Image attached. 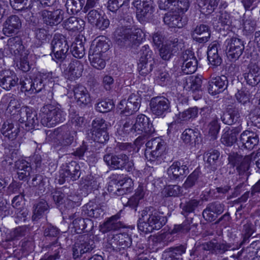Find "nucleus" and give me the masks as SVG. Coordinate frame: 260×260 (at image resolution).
<instances>
[{"instance_id":"nucleus-1","label":"nucleus","mask_w":260,"mask_h":260,"mask_svg":"<svg viewBox=\"0 0 260 260\" xmlns=\"http://www.w3.org/2000/svg\"><path fill=\"white\" fill-rule=\"evenodd\" d=\"M166 218L157 212L143 210L138 223V228L144 233L160 229L166 223Z\"/></svg>"},{"instance_id":"nucleus-2","label":"nucleus","mask_w":260,"mask_h":260,"mask_svg":"<svg viewBox=\"0 0 260 260\" xmlns=\"http://www.w3.org/2000/svg\"><path fill=\"white\" fill-rule=\"evenodd\" d=\"M66 115V113L57 106L46 105L41 110V122L46 126H52L57 123L63 122Z\"/></svg>"},{"instance_id":"nucleus-3","label":"nucleus","mask_w":260,"mask_h":260,"mask_svg":"<svg viewBox=\"0 0 260 260\" xmlns=\"http://www.w3.org/2000/svg\"><path fill=\"white\" fill-rule=\"evenodd\" d=\"M147 149L145 152L146 158L150 161L159 160L166 152L165 142L159 138H155L146 143Z\"/></svg>"},{"instance_id":"nucleus-4","label":"nucleus","mask_w":260,"mask_h":260,"mask_svg":"<svg viewBox=\"0 0 260 260\" xmlns=\"http://www.w3.org/2000/svg\"><path fill=\"white\" fill-rule=\"evenodd\" d=\"M51 46L53 52V59L56 62L61 61L66 57L69 50L66 38L61 35L56 34L52 41Z\"/></svg>"},{"instance_id":"nucleus-5","label":"nucleus","mask_w":260,"mask_h":260,"mask_svg":"<svg viewBox=\"0 0 260 260\" xmlns=\"http://www.w3.org/2000/svg\"><path fill=\"white\" fill-rule=\"evenodd\" d=\"M104 160L108 166L114 169H124L129 172L134 167L132 160H129L128 157L125 154L117 156L107 155L105 156Z\"/></svg>"},{"instance_id":"nucleus-6","label":"nucleus","mask_w":260,"mask_h":260,"mask_svg":"<svg viewBox=\"0 0 260 260\" xmlns=\"http://www.w3.org/2000/svg\"><path fill=\"white\" fill-rule=\"evenodd\" d=\"M151 112L158 117H162L170 111L169 101L164 96L153 98L150 102Z\"/></svg>"},{"instance_id":"nucleus-7","label":"nucleus","mask_w":260,"mask_h":260,"mask_svg":"<svg viewBox=\"0 0 260 260\" xmlns=\"http://www.w3.org/2000/svg\"><path fill=\"white\" fill-rule=\"evenodd\" d=\"M141 99L138 95L132 94L127 100H122L118 105V109L120 113L126 115H131L136 112L140 108Z\"/></svg>"},{"instance_id":"nucleus-8","label":"nucleus","mask_w":260,"mask_h":260,"mask_svg":"<svg viewBox=\"0 0 260 260\" xmlns=\"http://www.w3.org/2000/svg\"><path fill=\"white\" fill-rule=\"evenodd\" d=\"M92 135L94 141L104 143L109 139V136L106 132L107 124L105 121L100 118L94 119L92 123Z\"/></svg>"},{"instance_id":"nucleus-9","label":"nucleus","mask_w":260,"mask_h":260,"mask_svg":"<svg viewBox=\"0 0 260 260\" xmlns=\"http://www.w3.org/2000/svg\"><path fill=\"white\" fill-rule=\"evenodd\" d=\"M8 45L10 47L11 50L13 51L15 54L20 53V55L22 56V58H20L19 64H17L19 68L24 72L28 71L29 66L26 60L27 53L24 52L23 56L22 52H20L23 50L24 47L21 44L19 39L18 38L9 39L8 41Z\"/></svg>"},{"instance_id":"nucleus-10","label":"nucleus","mask_w":260,"mask_h":260,"mask_svg":"<svg viewBox=\"0 0 260 260\" xmlns=\"http://www.w3.org/2000/svg\"><path fill=\"white\" fill-rule=\"evenodd\" d=\"M80 166L75 161L67 165L60 172V178L58 182L60 184L66 181L69 182L78 179L80 176Z\"/></svg>"},{"instance_id":"nucleus-11","label":"nucleus","mask_w":260,"mask_h":260,"mask_svg":"<svg viewBox=\"0 0 260 260\" xmlns=\"http://www.w3.org/2000/svg\"><path fill=\"white\" fill-rule=\"evenodd\" d=\"M143 32L139 28H126L123 30L121 37L124 45L132 46L139 44L142 40Z\"/></svg>"},{"instance_id":"nucleus-12","label":"nucleus","mask_w":260,"mask_h":260,"mask_svg":"<svg viewBox=\"0 0 260 260\" xmlns=\"http://www.w3.org/2000/svg\"><path fill=\"white\" fill-rule=\"evenodd\" d=\"M226 54L229 58L236 60L242 54L244 49V45L241 40L232 38L226 41Z\"/></svg>"},{"instance_id":"nucleus-13","label":"nucleus","mask_w":260,"mask_h":260,"mask_svg":"<svg viewBox=\"0 0 260 260\" xmlns=\"http://www.w3.org/2000/svg\"><path fill=\"white\" fill-rule=\"evenodd\" d=\"M133 4L136 8L139 19L143 20L151 16L153 11L151 0H135Z\"/></svg>"},{"instance_id":"nucleus-14","label":"nucleus","mask_w":260,"mask_h":260,"mask_svg":"<svg viewBox=\"0 0 260 260\" xmlns=\"http://www.w3.org/2000/svg\"><path fill=\"white\" fill-rule=\"evenodd\" d=\"M132 131L137 132L138 134L144 133L146 135H151L155 131L152 124L149 122L148 118L144 115H140L137 117Z\"/></svg>"},{"instance_id":"nucleus-15","label":"nucleus","mask_w":260,"mask_h":260,"mask_svg":"<svg viewBox=\"0 0 260 260\" xmlns=\"http://www.w3.org/2000/svg\"><path fill=\"white\" fill-rule=\"evenodd\" d=\"M183 64L182 70L186 74L193 73L197 69L198 62L193 53L189 50H186L183 54Z\"/></svg>"},{"instance_id":"nucleus-16","label":"nucleus","mask_w":260,"mask_h":260,"mask_svg":"<svg viewBox=\"0 0 260 260\" xmlns=\"http://www.w3.org/2000/svg\"><path fill=\"white\" fill-rule=\"evenodd\" d=\"M152 52L149 50H146L145 53L141 56L138 63V70L140 75L145 76L149 74L152 69Z\"/></svg>"},{"instance_id":"nucleus-17","label":"nucleus","mask_w":260,"mask_h":260,"mask_svg":"<svg viewBox=\"0 0 260 260\" xmlns=\"http://www.w3.org/2000/svg\"><path fill=\"white\" fill-rule=\"evenodd\" d=\"M115 177L116 180L110 183L115 185L117 191L121 192L120 193L122 194L131 191L133 188L134 183L131 178L122 175H117Z\"/></svg>"},{"instance_id":"nucleus-18","label":"nucleus","mask_w":260,"mask_h":260,"mask_svg":"<svg viewBox=\"0 0 260 260\" xmlns=\"http://www.w3.org/2000/svg\"><path fill=\"white\" fill-rule=\"evenodd\" d=\"M63 12L61 10L57 9L53 11L46 10H43L41 15L43 21L48 24L57 25L63 19Z\"/></svg>"},{"instance_id":"nucleus-19","label":"nucleus","mask_w":260,"mask_h":260,"mask_svg":"<svg viewBox=\"0 0 260 260\" xmlns=\"http://www.w3.org/2000/svg\"><path fill=\"white\" fill-rule=\"evenodd\" d=\"M226 78L224 76L212 78L209 82V93L212 95H216L222 92L226 88Z\"/></svg>"},{"instance_id":"nucleus-20","label":"nucleus","mask_w":260,"mask_h":260,"mask_svg":"<svg viewBox=\"0 0 260 260\" xmlns=\"http://www.w3.org/2000/svg\"><path fill=\"white\" fill-rule=\"evenodd\" d=\"M21 27V22L16 15L9 17L4 24L3 31L6 35L16 32Z\"/></svg>"},{"instance_id":"nucleus-21","label":"nucleus","mask_w":260,"mask_h":260,"mask_svg":"<svg viewBox=\"0 0 260 260\" xmlns=\"http://www.w3.org/2000/svg\"><path fill=\"white\" fill-rule=\"evenodd\" d=\"M164 21L170 27L181 28L185 24L184 22L182 21L180 15L171 9L165 14Z\"/></svg>"},{"instance_id":"nucleus-22","label":"nucleus","mask_w":260,"mask_h":260,"mask_svg":"<svg viewBox=\"0 0 260 260\" xmlns=\"http://www.w3.org/2000/svg\"><path fill=\"white\" fill-rule=\"evenodd\" d=\"M83 66L77 60H73L64 71V74L71 79L79 77L82 73Z\"/></svg>"},{"instance_id":"nucleus-23","label":"nucleus","mask_w":260,"mask_h":260,"mask_svg":"<svg viewBox=\"0 0 260 260\" xmlns=\"http://www.w3.org/2000/svg\"><path fill=\"white\" fill-rule=\"evenodd\" d=\"M240 140L245 147L249 149L253 148L259 141L257 135L249 131H245L242 133Z\"/></svg>"},{"instance_id":"nucleus-24","label":"nucleus","mask_w":260,"mask_h":260,"mask_svg":"<svg viewBox=\"0 0 260 260\" xmlns=\"http://www.w3.org/2000/svg\"><path fill=\"white\" fill-rule=\"evenodd\" d=\"M108 40L104 36H101L94 40L92 43L89 52L103 53L109 49Z\"/></svg>"},{"instance_id":"nucleus-25","label":"nucleus","mask_w":260,"mask_h":260,"mask_svg":"<svg viewBox=\"0 0 260 260\" xmlns=\"http://www.w3.org/2000/svg\"><path fill=\"white\" fill-rule=\"evenodd\" d=\"M111 244H114L119 249H124L130 246L131 239L127 234L114 233L111 239Z\"/></svg>"},{"instance_id":"nucleus-26","label":"nucleus","mask_w":260,"mask_h":260,"mask_svg":"<svg viewBox=\"0 0 260 260\" xmlns=\"http://www.w3.org/2000/svg\"><path fill=\"white\" fill-rule=\"evenodd\" d=\"M186 166L181 165L179 162L176 161L168 168L167 173L171 179L175 180L186 174Z\"/></svg>"},{"instance_id":"nucleus-27","label":"nucleus","mask_w":260,"mask_h":260,"mask_svg":"<svg viewBox=\"0 0 260 260\" xmlns=\"http://www.w3.org/2000/svg\"><path fill=\"white\" fill-rule=\"evenodd\" d=\"M3 135L10 140H14L19 133V127L18 125H14L8 121L4 122L1 128Z\"/></svg>"},{"instance_id":"nucleus-28","label":"nucleus","mask_w":260,"mask_h":260,"mask_svg":"<svg viewBox=\"0 0 260 260\" xmlns=\"http://www.w3.org/2000/svg\"><path fill=\"white\" fill-rule=\"evenodd\" d=\"M192 35L193 39L199 43L207 42L210 36L209 28L206 25H200L197 26Z\"/></svg>"},{"instance_id":"nucleus-29","label":"nucleus","mask_w":260,"mask_h":260,"mask_svg":"<svg viewBox=\"0 0 260 260\" xmlns=\"http://www.w3.org/2000/svg\"><path fill=\"white\" fill-rule=\"evenodd\" d=\"M74 95L77 102L80 105H87L91 101L87 89L83 86L76 87L74 90Z\"/></svg>"},{"instance_id":"nucleus-30","label":"nucleus","mask_w":260,"mask_h":260,"mask_svg":"<svg viewBox=\"0 0 260 260\" xmlns=\"http://www.w3.org/2000/svg\"><path fill=\"white\" fill-rule=\"evenodd\" d=\"M198 111L197 108H191L176 114L174 120L176 122L180 123L184 121L195 118L198 115Z\"/></svg>"},{"instance_id":"nucleus-31","label":"nucleus","mask_w":260,"mask_h":260,"mask_svg":"<svg viewBox=\"0 0 260 260\" xmlns=\"http://www.w3.org/2000/svg\"><path fill=\"white\" fill-rule=\"evenodd\" d=\"M208 59L210 63L214 66L220 64L221 59L218 54L217 44L216 42L211 43L208 48Z\"/></svg>"},{"instance_id":"nucleus-32","label":"nucleus","mask_w":260,"mask_h":260,"mask_svg":"<svg viewBox=\"0 0 260 260\" xmlns=\"http://www.w3.org/2000/svg\"><path fill=\"white\" fill-rule=\"evenodd\" d=\"M18 82L16 75L10 71H7L5 76L0 81V85L3 88L9 90L14 86Z\"/></svg>"},{"instance_id":"nucleus-33","label":"nucleus","mask_w":260,"mask_h":260,"mask_svg":"<svg viewBox=\"0 0 260 260\" xmlns=\"http://www.w3.org/2000/svg\"><path fill=\"white\" fill-rule=\"evenodd\" d=\"M15 168L17 170L18 178L20 180H23L29 176L31 167L27 161L23 160L17 161L15 162Z\"/></svg>"},{"instance_id":"nucleus-34","label":"nucleus","mask_w":260,"mask_h":260,"mask_svg":"<svg viewBox=\"0 0 260 260\" xmlns=\"http://www.w3.org/2000/svg\"><path fill=\"white\" fill-rule=\"evenodd\" d=\"M64 27L70 30H81L84 27L83 20L71 17L64 22Z\"/></svg>"},{"instance_id":"nucleus-35","label":"nucleus","mask_w":260,"mask_h":260,"mask_svg":"<svg viewBox=\"0 0 260 260\" xmlns=\"http://www.w3.org/2000/svg\"><path fill=\"white\" fill-rule=\"evenodd\" d=\"M247 83L251 85L254 86L260 82V71L257 67H253L246 73L244 76Z\"/></svg>"},{"instance_id":"nucleus-36","label":"nucleus","mask_w":260,"mask_h":260,"mask_svg":"<svg viewBox=\"0 0 260 260\" xmlns=\"http://www.w3.org/2000/svg\"><path fill=\"white\" fill-rule=\"evenodd\" d=\"M176 45L171 42L163 43L161 47L158 48L160 56L164 60L169 59L172 54V52L175 50Z\"/></svg>"},{"instance_id":"nucleus-37","label":"nucleus","mask_w":260,"mask_h":260,"mask_svg":"<svg viewBox=\"0 0 260 260\" xmlns=\"http://www.w3.org/2000/svg\"><path fill=\"white\" fill-rule=\"evenodd\" d=\"M89 59L94 68L102 69L105 67L106 62L102 53L89 52Z\"/></svg>"},{"instance_id":"nucleus-38","label":"nucleus","mask_w":260,"mask_h":260,"mask_svg":"<svg viewBox=\"0 0 260 260\" xmlns=\"http://www.w3.org/2000/svg\"><path fill=\"white\" fill-rule=\"evenodd\" d=\"M85 0H67L66 7L69 13L74 14L79 12L85 4Z\"/></svg>"},{"instance_id":"nucleus-39","label":"nucleus","mask_w":260,"mask_h":260,"mask_svg":"<svg viewBox=\"0 0 260 260\" xmlns=\"http://www.w3.org/2000/svg\"><path fill=\"white\" fill-rule=\"evenodd\" d=\"M239 117L240 114L237 110L230 109L223 114L222 119L224 123L231 125L237 121Z\"/></svg>"},{"instance_id":"nucleus-40","label":"nucleus","mask_w":260,"mask_h":260,"mask_svg":"<svg viewBox=\"0 0 260 260\" xmlns=\"http://www.w3.org/2000/svg\"><path fill=\"white\" fill-rule=\"evenodd\" d=\"M92 248L91 246L86 242L76 243L73 247V256L75 258H78Z\"/></svg>"},{"instance_id":"nucleus-41","label":"nucleus","mask_w":260,"mask_h":260,"mask_svg":"<svg viewBox=\"0 0 260 260\" xmlns=\"http://www.w3.org/2000/svg\"><path fill=\"white\" fill-rule=\"evenodd\" d=\"M239 132L231 131L225 132L222 136L221 141L222 143L227 146H231L236 142L237 135Z\"/></svg>"},{"instance_id":"nucleus-42","label":"nucleus","mask_w":260,"mask_h":260,"mask_svg":"<svg viewBox=\"0 0 260 260\" xmlns=\"http://www.w3.org/2000/svg\"><path fill=\"white\" fill-rule=\"evenodd\" d=\"M173 7L171 8L172 10H174L178 14L183 13L186 12L189 7V3L188 0H174L173 2Z\"/></svg>"},{"instance_id":"nucleus-43","label":"nucleus","mask_w":260,"mask_h":260,"mask_svg":"<svg viewBox=\"0 0 260 260\" xmlns=\"http://www.w3.org/2000/svg\"><path fill=\"white\" fill-rule=\"evenodd\" d=\"M144 196L143 188L142 186H139L136 189L135 194L129 199L128 202L130 205L136 206L139 201L144 197Z\"/></svg>"},{"instance_id":"nucleus-44","label":"nucleus","mask_w":260,"mask_h":260,"mask_svg":"<svg viewBox=\"0 0 260 260\" xmlns=\"http://www.w3.org/2000/svg\"><path fill=\"white\" fill-rule=\"evenodd\" d=\"M113 104L110 101H102L98 103L96 106V110L100 112H107L113 108Z\"/></svg>"},{"instance_id":"nucleus-45","label":"nucleus","mask_w":260,"mask_h":260,"mask_svg":"<svg viewBox=\"0 0 260 260\" xmlns=\"http://www.w3.org/2000/svg\"><path fill=\"white\" fill-rule=\"evenodd\" d=\"M219 126L216 120H213L208 125L209 135L213 139H215L219 132Z\"/></svg>"},{"instance_id":"nucleus-46","label":"nucleus","mask_w":260,"mask_h":260,"mask_svg":"<svg viewBox=\"0 0 260 260\" xmlns=\"http://www.w3.org/2000/svg\"><path fill=\"white\" fill-rule=\"evenodd\" d=\"M47 204L45 201H41L35 206L34 215L32 218L35 219L47 209Z\"/></svg>"},{"instance_id":"nucleus-47","label":"nucleus","mask_w":260,"mask_h":260,"mask_svg":"<svg viewBox=\"0 0 260 260\" xmlns=\"http://www.w3.org/2000/svg\"><path fill=\"white\" fill-rule=\"evenodd\" d=\"M164 192L168 196H177L180 193V188L178 185H168L164 189Z\"/></svg>"},{"instance_id":"nucleus-48","label":"nucleus","mask_w":260,"mask_h":260,"mask_svg":"<svg viewBox=\"0 0 260 260\" xmlns=\"http://www.w3.org/2000/svg\"><path fill=\"white\" fill-rule=\"evenodd\" d=\"M73 56L76 58H82L85 54V50L82 43L76 44L73 46L72 50Z\"/></svg>"},{"instance_id":"nucleus-49","label":"nucleus","mask_w":260,"mask_h":260,"mask_svg":"<svg viewBox=\"0 0 260 260\" xmlns=\"http://www.w3.org/2000/svg\"><path fill=\"white\" fill-rule=\"evenodd\" d=\"M218 0H214V2H210L207 5V4L202 6L201 4H199V6L201 8V11L203 13H210L215 9V7L217 5Z\"/></svg>"},{"instance_id":"nucleus-50","label":"nucleus","mask_w":260,"mask_h":260,"mask_svg":"<svg viewBox=\"0 0 260 260\" xmlns=\"http://www.w3.org/2000/svg\"><path fill=\"white\" fill-rule=\"evenodd\" d=\"M101 14L95 10L90 11L87 15V19L89 23L92 25H95L99 19L101 17Z\"/></svg>"},{"instance_id":"nucleus-51","label":"nucleus","mask_w":260,"mask_h":260,"mask_svg":"<svg viewBox=\"0 0 260 260\" xmlns=\"http://www.w3.org/2000/svg\"><path fill=\"white\" fill-rule=\"evenodd\" d=\"M116 219L117 217L116 216L112 217L105 222L104 226L109 230H116L120 228L121 224L118 222H116Z\"/></svg>"},{"instance_id":"nucleus-52","label":"nucleus","mask_w":260,"mask_h":260,"mask_svg":"<svg viewBox=\"0 0 260 260\" xmlns=\"http://www.w3.org/2000/svg\"><path fill=\"white\" fill-rule=\"evenodd\" d=\"M195 134L193 130L192 129H185L182 134V139L186 143H188L194 139Z\"/></svg>"},{"instance_id":"nucleus-53","label":"nucleus","mask_w":260,"mask_h":260,"mask_svg":"<svg viewBox=\"0 0 260 260\" xmlns=\"http://www.w3.org/2000/svg\"><path fill=\"white\" fill-rule=\"evenodd\" d=\"M35 85V82H33L29 79H26L22 83V90L29 93H34V86Z\"/></svg>"},{"instance_id":"nucleus-54","label":"nucleus","mask_w":260,"mask_h":260,"mask_svg":"<svg viewBox=\"0 0 260 260\" xmlns=\"http://www.w3.org/2000/svg\"><path fill=\"white\" fill-rule=\"evenodd\" d=\"M237 101L242 104H244L249 100V95L247 93L244 91H239L235 95Z\"/></svg>"},{"instance_id":"nucleus-55","label":"nucleus","mask_w":260,"mask_h":260,"mask_svg":"<svg viewBox=\"0 0 260 260\" xmlns=\"http://www.w3.org/2000/svg\"><path fill=\"white\" fill-rule=\"evenodd\" d=\"M218 23L221 26H229L231 24V19L229 15L226 13H222L219 18Z\"/></svg>"},{"instance_id":"nucleus-56","label":"nucleus","mask_w":260,"mask_h":260,"mask_svg":"<svg viewBox=\"0 0 260 260\" xmlns=\"http://www.w3.org/2000/svg\"><path fill=\"white\" fill-rule=\"evenodd\" d=\"M174 0H159L158 6L160 9L167 10L173 7Z\"/></svg>"},{"instance_id":"nucleus-57","label":"nucleus","mask_w":260,"mask_h":260,"mask_svg":"<svg viewBox=\"0 0 260 260\" xmlns=\"http://www.w3.org/2000/svg\"><path fill=\"white\" fill-rule=\"evenodd\" d=\"M25 0H10L12 7L15 10L20 11L24 8Z\"/></svg>"},{"instance_id":"nucleus-58","label":"nucleus","mask_w":260,"mask_h":260,"mask_svg":"<svg viewBox=\"0 0 260 260\" xmlns=\"http://www.w3.org/2000/svg\"><path fill=\"white\" fill-rule=\"evenodd\" d=\"M109 25V21L105 18L103 16H101L100 19L98 20L95 26L101 29H105L108 27Z\"/></svg>"},{"instance_id":"nucleus-59","label":"nucleus","mask_w":260,"mask_h":260,"mask_svg":"<svg viewBox=\"0 0 260 260\" xmlns=\"http://www.w3.org/2000/svg\"><path fill=\"white\" fill-rule=\"evenodd\" d=\"M114 83V79L112 76L106 75L103 79V84L106 89H110Z\"/></svg>"},{"instance_id":"nucleus-60","label":"nucleus","mask_w":260,"mask_h":260,"mask_svg":"<svg viewBox=\"0 0 260 260\" xmlns=\"http://www.w3.org/2000/svg\"><path fill=\"white\" fill-rule=\"evenodd\" d=\"M121 6L118 0H109L108 3V8L112 11L115 12Z\"/></svg>"},{"instance_id":"nucleus-61","label":"nucleus","mask_w":260,"mask_h":260,"mask_svg":"<svg viewBox=\"0 0 260 260\" xmlns=\"http://www.w3.org/2000/svg\"><path fill=\"white\" fill-rule=\"evenodd\" d=\"M84 220L81 218L76 219L73 221V224L76 232L80 233V230L84 229Z\"/></svg>"},{"instance_id":"nucleus-62","label":"nucleus","mask_w":260,"mask_h":260,"mask_svg":"<svg viewBox=\"0 0 260 260\" xmlns=\"http://www.w3.org/2000/svg\"><path fill=\"white\" fill-rule=\"evenodd\" d=\"M20 103L16 100H12L10 101L8 107V110L11 113H14V111L20 108Z\"/></svg>"},{"instance_id":"nucleus-63","label":"nucleus","mask_w":260,"mask_h":260,"mask_svg":"<svg viewBox=\"0 0 260 260\" xmlns=\"http://www.w3.org/2000/svg\"><path fill=\"white\" fill-rule=\"evenodd\" d=\"M37 118L35 113L27 114L26 125L29 127H34L37 123Z\"/></svg>"},{"instance_id":"nucleus-64","label":"nucleus","mask_w":260,"mask_h":260,"mask_svg":"<svg viewBox=\"0 0 260 260\" xmlns=\"http://www.w3.org/2000/svg\"><path fill=\"white\" fill-rule=\"evenodd\" d=\"M153 41L154 45L158 49L159 48L162 44L164 43L162 42V37L160 35L157 33L155 34L153 36Z\"/></svg>"}]
</instances>
